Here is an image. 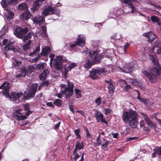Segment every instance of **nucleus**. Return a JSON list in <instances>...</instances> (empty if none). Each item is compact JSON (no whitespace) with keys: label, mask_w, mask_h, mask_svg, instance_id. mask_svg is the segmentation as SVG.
Segmentation results:
<instances>
[{"label":"nucleus","mask_w":161,"mask_h":161,"mask_svg":"<svg viewBox=\"0 0 161 161\" xmlns=\"http://www.w3.org/2000/svg\"><path fill=\"white\" fill-rule=\"evenodd\" d=\"M127 80L129 81V83L132 84L135 86H137L139 85L138 82L136 80L130 78H128Z\"/></svg>","instance_id":"nucleus-36"},{"label":"nucleus","mask_w":161,"mask_h":161,"mask_svg":"<svg viewBox=\"0 0 161 161\" xmlns=\"http://www.w3.org/2000/svg\"><path fill=\"white\" fill-rule=\"evenodd\" d=\"M119 83L122 86L125 87L127 84V82L125 80L121 79L120 80Z\"/></svg>","instance_id":"nucleus-50"},{"label":"nucleus","mask_w":161,"mask_h":161,"mask_svg":"<svg viewBox=\"0 0 161 161\" xmlns=\"http://www.w3.org/2000/svg\"><path fill=\"white\" fill-rule=\"evenodd\" d=\"M149 58L150 60L152 61L153 63L157 66H159L158 60L154 57L153 55H149Z\"/></svg>","instance_id":"nucleus-27"},{"label":"nucleus","mask_w":161,"mask_h":161,"mask_svg":"<svg viewBox=\"0 0 161 161\" xmlns=\"http://www.w3.org/2000/svg\"><path fill=\"white\" fill-rule=\"evenodd\" d=\"M27 8V6L25 3H21L18 5V9L19 10H23Z\"/></svg>","instance_id":"nucleus-35"},{"label":"nucleus","mask_w":161,"mask_h":161,"mask_svg":"<svg viewBox=\"0 0 161 161\" xmlns=\"http://www.w3.org/2000/svg\"><path fill=\"white\" fill-rule=\"evenodd\" d=\"M74 86L73 83L68 81H67V87H66V85L64 84H61L60 87L62 89L60 91L59 93L57 94V97L61 98L65 94L66 97H70L73 94Z\"/></svg>","instance_id":"nucleus-2"},{"label":"nucleus","mask_w":161,"mask_h":161,"mask_svg":"<svg viewBox=\"0 0 161 161\" xmlns=\"http://www.w3.org/2000/svg\"><path fill=\"white\" fill-rule=\"evenodd\" d=\"M55 55L51 53L49 55L50 58V65L52 66L53 62V64L55 68L58 70L61 69L64 61L63 57L62 56H58L56 58L53 59Z\"/></svg>","instance_id":"nucleus-5"},{"label":"nucleus","mask_w":161,"mask_h":161,"mask_svg":"<svg viewBox=\"0 0 161 161\" xmlns=\"http://www.w3.org/2000/svg\"><path fill=\"white\" fill-rule=\"evenodd\" d=\"M2 86L3 95L6 97H10L9 92L10 87V84L7 82H4L2 84Z\"/></svg>","instance_id":"nucleus-12"},{"label":"nucleus","mask_w":161,"mask_h":161,"mask_svg":"<svg viewBox=\"0 0 161 161\" xmlns=\"http://www.w3.org/2000/svg\"><path fill=\"white\" fill-rule=\"evenodd\" d=\"M154 151H156V153L159 156H161V146L159 147H156L153 150Z\"/></svg>","instance_id":"nucleus-45"},{"label":"nucleus","mask_w":161,"mask_h":161,"mask_svg":"<svg viewBox=\"0 0 161 161\" xmlns=\"http://www.w3.org/2000/svg\"><path fill=\"white\" fill-rule=\"evenodd\" d=\"M105 85L108 89V92L110 95L112 96L114 94L115 89V87L113 84V82L111 80H105Z\"/></svg>","instance_id":"nucleus-13"},{"label":"nucleus","mask_w":161,"mask_h":161,"mask_svg":"<svg viewBox=\"0 0 161 161\" xmlns=\"http://www.w3.org/2000/svg\"><path fill=\"white\" fill-rule=\"evenodd\" d=\"M128 5L129 7L131 9V12L133 14L134 13H135L136 12V11L135 8L134 6H133L132 5V4H128Z\"/></svg>","instance_id":"nucleus-46"},{"label":"nucleus","mask_w":161,"mask_h":161,"mask_svg":"<svg viewBox=\"0 0 161 161\" xmlns=\"http://www.w3.org/2000/svg\"><path fill=\"white\" fill-rule=\"evenodd\" d=\"M24 107L25 110H29L30 109V105L28 103H27L24 105Z\"/></svg>","instance_id":"nucleus-55"},{"label":"nucleus","mask_w":161,"mask_h":161,"mask_svg":"<svg viewBox=\"0 0 161 161\" xmlns=\"http://www.w3.org/2000/svg\"><path fill=\"white\" fill-rule=\"evenodd\" d=\"M38 86V84L36 83L32 85L28 92L27 95L25 97V100H27L34 97Z\"/></svg>","instance_id":"nucleus-8"},{"label":"nucleus","mask_w":161,"mask_h":161,"mask_svg":"<svg viewBox=\"0 0 161 161\" xmlns=\"http://www.w3.org/2000/svg\"><path fill=\"white\" fill-rule=\"evenodd\" d=\"M53 8L54 12H53V14H55L57 16H60V11L59 9L56 8L55 7H54Z\"/></svg>","instance_id":"nucleus-48"},{"label":"nucleus","mask_w":161,"mask_h":161,"mask_svg":"<svg viewBox=\"0 0 161 161\" xmlns=\"http://www.w3.org/2000/svg\"><path fill=\"white\" fill-rule=\"evenodd\" d=\"M132 67L133 65L131 63H127L125 64L122 68L120 67L119 69L121 71L129 73L132 71Z\"/></svg>","instance_id":"nucleus-15"},{"label":"nucleus","mask_w":161,"mask_h":161,"mask_svg":"<svg viewBox=\"0 0 161 161\" xmlns=\"http://www.w3.org/2000/svg\"><path fill=\"white\" fill-rule=\"evenodd\" d=\"M32 19L35 24H42L45 21L44 17L40 15H37Z\"/></svg>","instance_id":"nucleus-17"},{"label":"nucleus","mask_w":161,"mask_h":161,"mask_svg":"<svg viewBox=\"0 0 161 161\" xmlns=\"http://www.w3.org/2000/svg\"><path fill=\"white\" fill-rule=\"evenodd\" d=\"M141 115L143 117L147 125L150 126L152 128H155L156 125L149 118L146 116L143 113H141Z\"/></svg>","instance_id":"nucleus-16"},{"label":"nucleus","mask_w":161,"mask_h":161,"mask_svg":"<svg viewBox=\"0 0 161 161\" xmlns=\"http://www.w3.org/2000/svg\"><path fill=\"white\" fill-rule=\"evenodd\" d=\"M25 70H26V71L25 72L24 74H20L18 75H17V77H19L21 76H24L26 74L27 71H28L27 69H26Z\"/></svg>","instance_id":"nucleus-59"},{"label":"nucleus","mask_w":161,"mask_h":161,"mask_svg":"<svg viewBox=\"0 0 161 161\" xmlns=\"http://www.w3.org/2000/svg\"><path fill=\"white\" fill-rule=\"evenodd\" d=\"M62 101L59 99H56L53 102V104L58 107H60L62 105Z\"/></svg>","instance_id":"nucleus-38"},{"label":"nucleus","mask_w":161,"mask_h":161,"mask_svg":"<svg viewBox=\"0 0 161 161\" xmlns=\"http://www.w3.org/2000/svg\"><path fill=\"white\" fill-rule=\"evenodd\" d=\"M3 45H6L4 48L6 50H14V42L11 41L10 40L4 39L3 41Z\"/></svg>","instance_id":"nucleus-11"},{"label":"nucleus","mask_w":161,"mask_h":161,"mask_svg":"<svg viewBox=\"0 0 161 161\" xmlns=\"http://www.w3.org/2000/svg\"><path fill=\"white\" fill-rule=\"evenodd\" d=\"M136 138L135 137H130L129 138H128L126 140V141L128 142V141H131L135 139Z\"/></svg>","instance_id":"nucleus-63"},{"label":"nucleus","mask_w":161,"mask_h":161,"mask_svg":"<svg viewBox=\"0 0 161 161\" xmlns=\"http://www.w3.org/2000/svg\"><path fill=\"white\" fill-rule=\"evenodd\" d=\"M132 88L131 86L130 85H128L127 84L125 86L123 90L125 91H128L130 89H131Z\"/></svg>","instance_id":"nucleus-52"},{"label":"nucleus","mask_w":161,"mask_h":161,"mask_svg":"<svg viewBox=\"0 0 161 161\" xmlns=\"http://www.w3.org/2000/svg\"><path fill=\"white\" fill-rule=\"evenodd\" d=\"M138 114L132 109H129L123 112L122 119L124 123H128L130 126H136L137 125Z\"/></svg>","instance_id":"nucleus-1"},{"label":"nucleus","mask_w":161,"mask_h":161,"mask_svg":"<svg viewBox=\"0 0 161 161\" xmlns=\"http://www.w3.org/2000/svg\"><path fill=\"white\" fill-rule=\"evenodd\" d=\"M18 3L17 0H2V5L3 7L6 8L8 4H16Z\"/></svg>","instance_id":"nucleus-20"},{"label":"nucleus","mask_w":161,"mask_h":161,"mask_svg":"<svg viewBox=\"0 0 161 161\" xmlns=\"http://www.w3.org/2000/svg\"><path fill=\"white\" fill-rule=\"evenodd\" d=\"M92 62V61H91L90 59H89L84 64V67L87 70H88L91 68Z\"/></svg>","instance_id":"nucleus-33"},{"label":"nucleus","mask_w":161,"mask_h":161,"mask_svg":"<svg viewBox=\"0 0 161 161\" xmlns=\"http://www.w3.org/2000/svg\"><path fill=\"white\" fill-rule=\"evenodd\" d=\"M142 72L148 78L150 82L153 83L157 82V77L160 75L161 70L155 67H152L150 70L149 73L145 70H143Z\"/></svg>","instance_id":"nucleus-4"},{"label":"nucleus","mask_w":161,"mask_h":161,"mask_svg":"<svg viewBox=\"0 0 161 161\" xmlns=\"http://www.w3.org/2000/svg\"><path fill=\"white\" fill-rule=\"evenodd\" d=\"M40 57V55H38V57H36L35 58L33 59L32 60L33 62H35L39 60V58Z\"/></svg>","instance_id":"nucleus-57"},{"label":"nucleus","mask_w":161,"mask_h":161,"mask_svg":"<svg viewBox=\"0 0 161 161\" xmlns=\"http://www.w3.org/2000/svg\"><path fill=\"white\" fill-rule=\"evenodd\" d=\"M151 19L152 22L157 23L158 25H160L161 24V20L157 16L154 15L152 16L151 17Z\"/></svg>","instance_id":"nucleus-25"},{"label":"nucleus","mask_w":161,"mask_h":161,"mask_svg":"<svg viewBox=\"0 0 161 161\" xmlns=\"http://www.w3.org/2000/svg\"><path fill=\"white\" fill-rule=\"evenodd\" d=\"M51 49L50 47L48 46H46L42 48L41 53L40 54L42 56H47L48 54L50 52Z\"/></svg>","instance_id":"nucleus-23"},{"label":"nucleus","mask_w":161,"mask_h":161,"mask_svg":"<svg viewBox=\"0 0 161 161\" xmlns=\"http://www.w3.org/2000/svg\"><path fill=\"white\" fill-rule=\"evenodd\" d=\"M42 0H35L34 2L33 7L31 8V11L33 13L37 10L39 8V6L41 4Z\"/></svg>","instance_id":"nucleus-21"},{"label":"nucleus","mask_w":161,"mask_h":161,"mask_svg":"<svg viewBox=\"0 0 161 161\" xmlns=\"http://www.w3.org/2000/svg\"><path fill=\"white\" fill-rule=\"evenodd\" d=\"M46 65V63H42L37 65L34 64L30 66H28L27 68L28 72L31 73L34 71L36 69H43Z\"/></svg>","instance_id":"nucleus-9"},{"label":"nucleus","mask_w":161,"mask_h":161,"mask_svg":"<svg viewBox=\"0 0 161 161\" xmlns=\"http://www.w3.org/2000/svg\"><path fill=\"white\" fill-rule=\"evenodd\" d=\"M75 92L76 95H77V97L78 98H80L81 97V91L76 88L75 89Z\"/></svg>","instance_id":"nucleus-41"},{"label":"nucleus","mask_w":161,"mask_h":161,"mask_svg":"<svg viewBox=\"0 0 161 161\" xmlns=\"http://www.w3.org/2000/svg\"><path fill=\"white\" fill-rule=\"evenodd\" d=\"M23 93L21 92H12L11 94V96L8 98H12L14 100H18L23 95Z\"/></svg>","instance_id":"nucleus-22"},{"label":"nucleus","mask_w":161,"mask_h":161,"mask_svg":"<svg viewBox=\"0 0 161 161\" xmlns=\"http://www.w3.org/2000/svg\"><path fill=\"white\" fill-rule=\"evenodd\" d=\"M129 45L128 43H127L124 46V47H119V51L120 52V50H122V51L120 53L122 54L126 52V49Z\"/></svg>","instance_id":"nucleus-37"},{"label":"nucleus","mask_w":161,"mask_h":161,"mask_svg":"<svg viewBox=\"0 0 161 161\" xmlns=\"http://www.w3.org/2000/svg\"><path fill=\"white\" fill-rule=\"evenodd\" d=\"M53 12H54L53 8L51 6H49L42 12V14L44 16H47L53 14Z\"/></svg>","instance_id":"nucleus-19"},{"label":"nucleus","mask_w":161,"mask_h":161,"mask_svg":"<svg viewBox=\"0 0 161 161\" xmlns=\"http://www.w3.org/2000/svg\"><path fill=\"white\" fill-rule=\"evenodd\" d=\"M61 124L60 121L58 123H57L56 125H55V129L57 130V129L58 127H59L60 125V124Z\"/></svg>","instance_id":"nucleus-60"},{"label":"nucleus","mask_w":161,"mask_h":161,"mask_svg":"<svg viewBox=\"0 0 161 161\" xmlns=\"http://www.w3.org/2000/svg\"><path fill=\"white\" fill-rule=\"evenodd\" d=\"M158 44L157 45H155L154 47L157 48V53L158 54H161V45L159 46Z\"/></svg>","instance_id":"nucleus-51"},{"label":"nucleus","mask_w":161,"mask_h":161,"mask_svg":"<svg viewBox=\"0 0 161 161\" xmlns=\"http://www.w3.org/2000/svg\"><path fill=\"white\" fill-rule=\"evenodd\" d=\"M32 113V112L30 110L27 111L25 114V115L27 116H28L29 115Z\"/></svg>","instance_id":"nucleus-64"},{"label":"nucleus","mask_w":161,"mask_h":161,"mask_svg":"<svg viewBox=\"0 0 161 161\" xmlns=\"http://www.w3.org/2000/svg\"><path fill=\"white\" fill-rule=\"evenodd\" d=\"M46 105L48 107H53V108H54V106L52 104V102H48L47 103H46Z\"/></svg>","instance_id":"nucleus-58"},{"label":"nucleus","mask_w":161,"mask_h":161,"mask_svg":"<svg viewBox=\"0 0 161 161\" xmlns=\"http://www.w3.org/2000/svg\"><path fill=\"white\" fill-rule=\"evenodd\" d=\"M84 147V143L83 142H80L78 141H77L76 142L75 149H76V151H77V149L80 150L83 149Z\"/></svg>","instance_id":"nucleus-29"},{"label":"nucleus","mask_w":161,"mask_h":161,"mask_svg":"<svg viewBox=\"0 0 161 161\" xmlns=\"http://www.w3.org/2000/svg\"><path fill=\"white\" fill-rule=\"evenodd\" d=\"M42 30L39 31V33L43 37L46 36L47 28L46 26H41Z\"/></svg>","instance_id":"nucleus-30"},{"label":"nucleus","mask_w":161,"mask_h":161,"mask_svg":"<svg viewBox=\"0 0 161 161\" xmlns=\"http://www.w3.org/2000/svg\"><path fill=\"white\" fill-rule=\"evenodd\" d=\"M77 66V64L76 63H72L68 66V68L70 70L76 66Z\"/></svg>","instance_id":"nucleus-49"},{"label":"nucleus","mask_w":161,"mask_h":161,"mask_svg":"<svg viewBox=\"0 0 161 161\" xmlns=\"http://www.w3.org/2000/svg\"><path fill=\"white\" fill-rule=\"evenodd\" d=\"M138 94V96L137 98L139 100L140 102H141L144 103V104L146 105L148 103V100L145 99L144 98H141L140 96V92L139 91L137 90L136 91Z\"/></svg>","instance_id":"nucleus-31"},{"label":"nucleus","mask_w":161,"mask_h":161,"mask_svg":"<svg viewBox=\"0 0 161 161\" xmlns=\"http://www.w3.org/2000/svg\"><path fill=\"white\" fill-rule=\"evenodd\" d=\"M105 114H110L111 111V110L108 108L105 109Z\"/></svg>","instance_id":"nucleus-61"},{"label":"nucleus","mask_w":161,"mask_h":161,"mask_svg":"<svg viewBox=\"0 0 161 161\" xmlns=\"http://www.w3.org/2000/svg\"><path fill=\"white\" fill-rule=\"evenodd\" d=\"M97 142L95 145L96 146H99L101 145L102 143V141L100 139H97Z\"/></svg>","instance_id":"nucleus-54"},{"label":"nucleus","mask_w":161,"mask_h":161,"mask_svg":"<svg viewBox=\"0 0 161 161\" xmlns=\"http://www.w3.org/2000/svg\"><path fill=\"white\" fill-rule=\"evenodd\" d=\"M40 50V47H37L36 49L34 50V51L32 53H30L29 55L30 56H32L33 54H35L36 53H38L39 52Z\"/></svg>","instance_id":"nucleus-44"},{"label":"nucleus","mask_w":161,"mask_h":161,"mask_svg":"<svg viewBox=\"0 0 161 161\" xmlns=\"http://www.w3.org/2000/svg\"><path fill=\"white\" fill-rule=\"evenodd\" d=\"M74 133L75 135L76 136V138H79L80 137V136L79 133L80 132V130L79 129L74 130Z\"/></svg>","instance_id":"nucleus-47"},{"label":"nucleus","mask_w":161,"mask_h":161,"mask_svg":"<svg viewBox=\"0 0 161 161\" xmlns=\"http://www.w3.org/2000/svg\"><path fill=\"white\" fill-rule=\"evenodd\" d=\"M5 17L8 21L12 19L14 16V13L12 12L8 11H7V12L5 13Z\"/></svg>","instance_id":"nucleus-28"},{"label":"nucleus","mask_w":161,"mask_h":161,"mask_svg":"<svg viewBox=\"0 0 161 161\" xmlns=\"http://www.w3.org/2000/svg\"><path fill=\"white\" fill-rule=\"evenodd\" d=\"M14 118L18 120H24L26 119V117L25 115H18L14 113Z\"/></svg>","instance_id":"nucleus-34"},{"label":"nucleus","mask_w":161,"mask_h":161,"mask_svg":"<svg viewBox=\"0 0 161 161\" xmlns=\"http://www.w3.org/2000/svg\"><path fill=\"white\" fill-rule=\"evenodd\" d=\"M143 36L146 37L148 39V41L150 42H152L157 37L155 34L151 32L144 33Z\"/></svg>","instance_id":"nucleus-18"},{"label":"nucleus","mask_w":161,"mask_h":161,"mask_svg":"<svg viewBox=\"0 0 161 161\" xmlns=\"http://www.w3.org/2000/svg\"><path fill=\"white\" fill-rule=\"evenodd\" d=\"M103 142L101 146L105 148L107 147L108 145L109 141L104 138L103 139Z\"/></svg>","instance_id":"nucleus-39"},{"label":"nucleus","mask_w":161,"mask_h":161,"mask_svg":"<svg viewBox=\"0 0 161 161\" xmlns=\"http://www.w3.org/2000/svg\"><path fill=\"white\" fill-rule=\"evenodd\" d=\"M69 108L70 110L73 113H74L75 111L74 110V108H73V106L72 105H69Z\"/></svg>","instance_id":"nucleus-56"},{"label":"nucleus","mask_w":161,"mask_h":161,"mask_svg":"<svg viewBox=\"0 0 161 161\" xmlns=\"http://www.w3.org/2000/svg\"><path fill=\"white\" fill-rule=\"evenodd\" d=\"M28 31V29L27 28L25 27L24 28H22L20 27L16 28L14 32V35L17 37L19 38H23L24 42H25L28 39H31L33 34L32 32H30L28 35L26 36L25 35Z\"/></svg>","instance_id":"nucleus-3"},{"label":"nucleus","mask_w":161,"mask_h":161,"mask_svg":"<svg viewBox=\"0 0 161 161\" xmlns=\"http://www.w3.org/2000/svg\"><path fill=\"white\" fill-rule=\"evenodd\" d=\"M96 119L97 122L101 121L108 125L107 121L105 120V118H104L103 114L98 110H96L95 113Z\"/></svg>","instance_id":"nucleus-14"},{"label":"nucleus","mask_w":161,"mask_h":161,"mask_svg":"<svg viewBox=\"0 0 161 161\" xmlns=\"http://www.w3.org/2000/svg\"><path fill=\"white\" fill-rule=\"evenodd\" d=\"M90 57L91 58V61L93 63L100 61V57L98 56V52L97 51H90L89 52Z\"/></svg>","instance_id":"nucleus-10"},{"label":"nucleus","mask_w":161,"mask_h":161,"mask_svg":"<svg viewBox=\"0 0 161 161\" xmlns=\"http://www.w3.org/2000/svg\"><path fill=\"white\" fill-rule=\"evenodd\" d=\"M31 14L29 10H26L21 15V19L23 20H25L30 18Z\"/></svg>","instance_id":"nucleus-24"},{"label":"nucleus","mask_w":161,"mask_h":161,"mask_svg":"<svg viewBox=\"0 0 161 161\" xmlns=\"http://www.w3.org/2000/svg\"><path fill=\"white\" fill-rule=\"evenodd\" d=\"M49 74L48 71L47 70H44L43 72L40 75V78L41 80H44Z\"/></svg>","instance_id":"nucleus-26"},{"label":"nucleus","mask_w":161,"mask_h":161,"mask_svg":"<svg viewBox=\"0 0 161 161\" xmlns=\"http://www.w3.org/2000/svg\"><path fill=\"white\" fill-rule=\"evenodd\" d=\"M73 154L74 156L73 159L75 161L76 160L80 157V155L77 153L76 149H75L74 150L73 153Z\"/></svg>","instance_id":"nucleus-42"},{"label":"nucleus","mask_w":161,"mask_h":161,"mask_svg":"<svg viewBox=\"0 0 161 161\" xmlns=\"http://www.w3.org/2000/svg\"><path fill=\"white\" fill-rule=\"evenodd\" d=\"M21 61L14 60L13 62V66L16 69L19 68L21 64Z\"/></svg>","instance_id":"nucleus-32"},{"label":"nucleus","mask_w":161,"mask_h":161,"mask_svg":"<svg viewBox=\"0 0 161 161\" xmlns=\"http://www.w3.org/2000/svg\"><path fill=\"white\" fill-rule=\"evenodd\" d=\"M86 42V39L84 35H79L77 38V41L75 44H70L69 45L70 50H73L76 45L81 47L85 45Z\"/></svg>","instance_id":"nucleus-7"},{"label":"nucleus","mask_w":161,"mask_h":161,"mask_svg":"<svg viewBox=\"0 0 161 161\" xmlns=\"http://www.w3.org/2000/svg\"><path fill=\"white\" fill-rule=\"evenodd\" d=\"M101 98L100 97H98L95 100V102L97 106H99L101 104Z\"/></svg>","instance_id":"nucleus-53"},{"label":"nucleus","mask_w":161,"mask_h":161,"mask_svg":"<svg viewBox=\"0 0 161 161\" xmlns=\"http://www.w3.org/2000/svg\"><path fill=\"white\" fill-rule=\"evenodd\" d=\"M31 43V41L30 40H29L28 42L23 46V49L25 51L28 50L30 47Z\"/></svg>","instance_id":"nucleus-43"},{"label":"nucleus","mask_w":161,"mask_h":161,"mask_svg":"<svg viewBox=\"0 0 161 161\" xmlns=\"http://www.w3.org/2000/svg\"><path fill=\"white\" fill-rule=\"evenodd\" d=\"M112 135L114 138H117L118 136V134L117 133H112L111 134Z\"/></svg>","instance_id":"nucleus-62"},{"label":"nucleus","mask_w":161,"mask_h":161,"mask_svg":"<svg viewBox=\"0 0 161 161\" xmlns=\"http://www.w3.org/2000/svg\"><path fill=\"white\" fill-rule=\"evenodd\" d=\"M108 73V72L107 71L106 69L105 68L97 69H92L90 72V75L89 76L95 80L99 78L100 76L102 74L106 75Z\"/></svg>","instance_id":"nucleus-6"},{"label":"nucleus","mask_w":161,"mask_h":161,"mask_svg":"<svg viewBox=\"0 0 161 161\" xmlns=\"http://www.w3.org/2000/svg\"><path fill=\"white\" fill-rule=\"evenodd\" d=\"M84 129L86 134V137L88 138V140L92 141V137L91 136L89 132L88 129L86 128H84Z\"/></svg>","instance_id":"nucleus-40"}]
</instances>
